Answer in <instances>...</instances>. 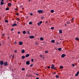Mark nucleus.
Segmentation results:
<instances>
[{
	"mask_svg": "<svg viewBox=\"0 0 79 79\" xmlns=\"http://www.w3.org/2000/svg\"><path fill=\"white\" fill-rule=\"evenodd\" d=\"M35 44L36 45H39V43L38 42H36L35 43Z\"/></svg>",
	"mask_w": 79,
	"mask_h": 79,
	"instance_id": "33",
	"label": "nucleus"
},
{
	"mask_svg": "<svg viewBox=\"0 0 79 79\" xmlns=\"http://www.w3.org/2000/svg\"><path fill=\"white\" fill-rule=\"evenodd\" d=\"M29 2H31V0H29Z\"/></svg>",
	"mask_w": 79,
	"mask_h": 79,
	"instance_id": "61",
	"label": "nucleus"
},
{
	"mask_svg": "<svg viewBox=\"0 0 79 79\" xmlns=\"http://www.w3.org/2000/svg\"><path fill=\"white\" fill-rule=\"evenodd\" d=\"M53 74H56V72H54V73H53Z\"/></svg>",
	"mask_w": 79,
	"mask_h": 79,
	"instance_id": "46",
	"label": "nucleus"
},
{
	"mask_svg": "<svg viewBox=\"0 0 79 79\" xmlns=\"http://www.w3.org/2000/svg\"><path fill=\"white\" fill-rule=\"evenodd\" d=\"M8 5L9 6H11L12 5L11 3H8Z\"/></svg>",
	"mask_w": 79,
	"mask_h": 79,
	"instance_id": "8",
	"label": "nucleus"
},
{
	"mask_svg": "<svg viewBox=\"0 0 79 79\" xmlns=\"http://www.w3.org/2000/svg\"><path fill=\"white\" fill-rule=\"evenodd\" d=\"M51 42H52V43H54V42H55V40H51Z\"/></svg>",
	"mask_w": 79,
	"mask_h": 79,
	"instance_id": "17",
	"label": "nucleus"
},
{
	"mask_svg": "<svg viewBox=\"0 0 79 79\" xmlns=\"http://www.w3.org/2000/svg\"><path fill=\"white\" fill-rule=\"evenodd\" d=\"M65 56H66V55L65 54H63L61 55V57L62 58H64Z\"/></svg>",
	"mask_w": 79,
	"mask_h": 79,
	"instance_id": "6",
	"label": "nucleus"
},
{
	"mask_svg": "<svg viewBox=\"0 0 79 79\" xmlns=\"http://www.w3.org/2000/svg\"><path fill=\"white\" fill-rule=\"evenodd\" d=\"M47 67H46L45 68V69H47Z\"/></svg>",
	"mask_w": 79,
	"mask_h": 79,
	"instance_id": "59",
	"label": "nucleus"
},
{
	"mask_svg": "<svg viewBox=\"0 0 79 79\" xmlns=\"http://www.w3.org/2000/svg\"><path fill=\"white\" fill-rule=\"evenodd\" d=\"M37 12L39 13H44V11L42 10H38Z\"/></svg>",
	"mask_w": 79,
	"mask_h": 79,
	"instance_id": "1",
	"label": "nucleus"
},
{
	"mask_svg": "<svg viewBox=\"0 0 79 79\" xmlns=\"http://www.w3.org/2000/svg\"><path fill=\"white\" fill-rule=\"evenodd\" d=\"M32 66H33V64H31L30 65V67H32Z\"/></svg>",
	"mask_w": 79,
	"mask_h": 79,
	"instance_id": "35",
	"label": "nucleus"
},
{
	"mask_svg": "<svg viewBox=\"0 0 79 79\" xmlns=\"http://www.w3.org/2000/svg\"><path fill=\"white\" fill-rule=\"evenodd\" d=\"M72 65V66H75V65L74 64H73Z\"/></svg>",
	"mask_w": 79,
	"mask_h": 79,
	"instance_id": "42",
	"label": "nucleus"
},
{
	"mask_svg": "<svg viewBox=\"0 0 79 79\" xmlns=\"http://www.w3.org/2000/svg\"><path fill=\"white\" fill-rule=\"evenodd\" d=\"M56 78H59V76L58 75H56Z\"/></svg>",
	"mask_w": 79,
	"mask_h": 79,
	"instance_id": "21",
	"label": "nucleus"
},
{
	"mask_svg": "<svg viewBox=\"0 0 79 79\" xmlns=\"http://www.w3.org/2000/svg\"><path fill=\"white\" fill-rule=\"evenodd\" d=\"M75 40H79V39L77 37V38H75Z\"/></svg>",
	"mask_w": 79,
	"mask_h": 79,
	"instance_id": "23",
	"label": "nucleus"
},
{
	"mask_svg": "<svg viewBox=\"0 0 79 79\" xmlns=\"http://www.w3.org/2000/svg\"><path fill=\"white\" fill-rule=\"evenodd\" d=\"M17 26V24H13L12 25V26L13 27H14L15 26Z\"/></svg>",
	"mask_w": 79,
	"mask_h": 79,
	"instance_id": "11",
	"label": "nucleus"
},
{
	"mask_svg": "<svg viewBox=\"0 0 79 79\" xmlns=\"http://www.w3.org/2000/svg\"><path fill=\"white\" fill-rule=\"evenodd\" d=\"M1 45H2V44H0V46H1Z\"/></svg>",
	"mask_w": 79,
	"mask_h": 79,
	"instance_id": "62",
	"label": "nucleus"
},
{
	"mask_svg": "<svg viewBox=\"0 0 79 79\" xmlns=\"http://www.w3.org/2000/svg\"><path fill=\"white\" fill-rule=\"evenodd\" d=\"M33 15V14H32V13H30V15L31 16H32V15Z\"/></svg>",
	"mask_w": 79,
	"mask_h": 79,
	"instance_id": "37",
	"label": "nucleus"
},
{
	"mask_svg": "<svg viewBox=\"0 0 79 79\" xmlns=\"http://www.w3.org/2000/svg\"><path fill=\"white\" fill-rule=\"evenodd\" d=\"M5 23H8V20H5Z\"/></svg>",
	"mask_w": 79,
	"mask_h": 79,
	"instance_id": "32",
	"label": "nucleus"
},
{
	"mask_svg": "<svg viewBox=\"0 0 79 79\" xmlns=\"http://www.w3.org/2000/svg\"><path fill=\"white\" fill-rule=\"evenodd\" d=\"M21 52L22 53H24L25 52V51H24V50H22L21 51Z\"/></svg>",
	"mask_w": 79,
	"mask_h": 79,
	"instance_id": "9",
	"label": "nucleus"
},
{
	"mask_svg": "<svg viewBox=\"0 0 79 79\" xmlns=\"http://www.w3.org/2000/svg\"><path fill=\"white\" fill-rule=\"evenodd\" d=\"M54 27H51V29H52V30H54Z\"/></svg>",
	"mask_w": 79,
	"mask_h": 79,
	"instance_id": "30",
	"label": "nucleus"
},
{
	"mask_svg": "<svg viewBox=\"0 0 79 79\" xmlns=\"http://www.w3.org/2000/svg\"><path fill=\"white\" fill-rule=\"evenodd\" d=\"M59 32L60 34H61V33H62V30H59Z\"/></svg>",
	"mask_w": 79,
	"mask_h": 79,
	"instance_id": "20",
	"label": "nucleus"
},
{
	"mask_svg": "<svg viewBox=\"0 0 79 79\" xmlns=\"http://www.w3.org/2000/svg\"><path fill=\"white\" fill-rule=\"evenodd\" d=\"M22 59H24V58H25V56H22Z\"/></svg>",
	"mask_w": 79,
	"mask_h": 79,
	"instance_id": "19",
	"label": "nucleus"
},
{
	"mask_svg": "<svg viewBox=\"0 0 79 79\" xmlns=\"http://www.w3.org/2000/svg\"><path fill=\"white\" fill-rule=\"evenodd\" d=\"M14 44H16V41H15L14 42Z\"/></svg>",
	"mask_w": 79,
	"mask_h": 79,
	"instance_id": "49",
	"label": "nucleus"
},
{
	"mask_svg": "<svg viewBox=\"0 0 79 79\" xmlns=\"http://www.w3.org/2000/svg\"><path fill=\"white\" fill-rule=\"evenodd\" d=\"M0 64H1V65H2L3 64H4V62H3V61H1L0 62Z\"/></svg>",
	"mask_w": 79,
	"mask_h": 79,
	"instance_id": "5",
	"label": "nucleus"
},
{
	"mask_svg": "<svg viewBox=\"0 0 79 79\" xmlns=\"http://www.w3.org/2000/svg\"><path fill=\"white\" fill-rule=\"evenodd\" d=\"M36 79H39V77H36Z\"/></svg>",
	"mask_w": 79,
	"mask_h": 79,
	"instance_id": "50",
	"label": "nucleus"
},
{
	"mask_svg": "<svg viewBox=\"0 0 79 79\" xmlns=\"http://www.w3.org/2000/svg\"><path fill=\"white\" fill-rule=\"evenodd\" d=\"M23 42H22V41H20V45H23Z\"/></svg>",
	"mask_w": 79,
	"mask_h": 79,
	"instance_id": "24",
	"label": "nucleus"
},
{
	"mask_svg": "<svg viewBox=\"0 0 79 79\" xmlns=\"http://www.w3.org/2000/svg\"><path fill=\"white\" fill-rule=\"evenodd\" d=\"M20 31L18 32V34H20Z\"/></svg>",
	"mask_w": 79,
	"mask_h": 79,
	"instance_id": "53",
	"label": "nucleus"
},
{
	"mask_svg": "<svg viewBox=\"0 0 79 79\" xmlns=\"http://www.w3.org/2000/svg\"><path fill=\"white\" fill-rule=\"evenodd\" d=\"M28 56H29V54H28L25 55V57L26 58H27V57H28Z\"/></svg>",
	"mask_w": 79,
	"mask_h": 79,
	"instance_id": "13",
	"label": "nucleus"
},
{
	"mask_svg": "<svg viewBox=\"0 0 79 79\" xmlns=\"http://www.w3.org/2000/svg\"><path fill=\"white\" fill-rule=\"evenodd\" d=\"M3 2H1V5H4V4H5V3Z\"/></svg>",
	"mask_w": 79,
	"mask_h": 79,
	"instance_id": "15",
	"label": "nucleus"
},
{
	"mask_svg": "<svg viewBox=\"0 0 79 79\" xmlns=\"http://www.w3.org/2000/svg\"><path fill=\"white\" fill-rule=\"evenodd\" d=\"M14 56H14V55H13L12 56L13 58H14Z\"/></svg>",
	"mask_w": 79,
	"mask_h": 79,
	"instance_id": "56",
	"label": "nucleus"
},
{
	"mask_svg": "<svg viewBox=\"0 0 79 79\" xmlns=\"http://www.w3.org/2000/svg\"><path fill=\"white\" fill-rule=\"evenodd\" d=\"M44 19V17H41V19Z\"/></svg>",
	"mask_w": 79,
	"mask_h": 79,
	"instance_id": "54",
	"label": "nucleus"
},
{
	"mask_svg": "<svg viewBox=\"0 0 79 79\" xmlns=\"http://www.w3.org/2000/svg\"><path fill=\"white\" fill-rule=\"evenodd\" d=\"M17 9H15V10H17Z\"/></svg>",
	"mask_w": 79,
	"mask_h": 79,
	"instance_id": "58",
	"label": "nucleus"
},
{
	"mask_svg": "<svg viewBox=\"0 0 79 79\" xmlns=\"http://www.w3.org/2000/svg\"><path fill=\"white\" fill-rule=\"evenodd\" d=\"M27 34H30V32H29V31H28V33Z\"/></svg>",
	"mask_w": 79,
	"mask_h": 79,
	"instance_id": "38",
	"label": "nucleus"
},
{
	"mask_svg": "<svg viewBox=\"0 0 79 79\" xmlns=\"http://www.w3.org/2000/svg\"><path fill=\"white\" fill-rule=\"evenodd\" d=\"M31 61H32V62H33V61H34V59H32L31 60Z\"/></svg>",
	"mask_w": 79,
	"mask_h": 79,
	"instance_id": "39",
	"label": "nucleus"
},
{
	"mask_svg": "<svg viewBox=\"0 0 79 79\" xmlns=\"http://www.w3.org/2000/svg\"><path fill=\"white\" fill-rule=\"evenodd\" d=\"M6 10H9V8H8V7L6 8Z\"/></svg>",
	"mask_w": 79,
	"mask_h": 79,
	"instance_id": "28",
	"label": "nucleus"
},
{
	"mask_svg": "<svg viewBox=\"0 0 79 79\" xmlns=\"http://www.w3.org/2000/svg\"><path fill=\"white\" fill-rule=\"evenodd\" d=\"M40 40H44V38L42 37H41L40 38Z\"/></svg>",
	"mask_w": 79,
	"mask_h": 79,
	"instance_id": "16",
	"label": "nucleus"
},
{
	"mask_svg": "<svg viewBox=\"0 0 79 79\" xmlns=\"http://www.w3.org/2000/svg\"><path fill=\"white\" fill-rule=\"evenodd\" d=\"M36 76H38V75H39V74H36Z\"/></svg>",
	"mask_w": 79,
	"mask_h": 79,
	"instance_id": "57",
	"label": "nucleus"
},
{
	"mask_svg": "<svg viewBox=\"0 0 79 79\" xmlns=\"http://www.w3.org/2000/svg\"><path fill=\"white\" fill-rule=\"evenodd\" d=\"M40 57H41V58L42 57V55L40 54Z\"/></svg>",
	"mask_w": 79,
	"mask_h": 79,
	"instance_id": "36",
	"label": "nucleus"
},
{
	"mask_svg": "<svg viewBox=\"0 0 79 79\" xmlns=\"http://www.w3.org/2000/svg\"><path fill=\"white\" fill-rule=\"evenodd\" d=\"M23 34H26V31H23Z\"/></svg>",
	"mask_w": 79,
	"mask_h": 79,
	"instance_id": "14",
	"label": "nucleus"
},
{
	"mask_svg": "<svg viewBox=\"0 0 79 79\" xmlns=\"http://www.w3.org/2000/svg\"><path fill=\"white\" fill-rule=\"evenodd\" d=\"M79 72L78 71L77 72V73L75 75V76H77L78 75H79Z\"/></svg>",
	"mask_w": 79,
	"mask_h": 79,
	"instance_id": "12",
	"label": "nucleus"
},
{
	"mask_svg": "<svg viewBox=\"0 0 79 79\" xmlns=\"http://www.w3.org/2000/svg\"><path fill=\"white\" fill-rule=\"evenodd\" d=\"M20 7H21V8H23V6H20Z\"/></svg>",
	"mask_w": 79,
	"mask_h": 79,
	"instance_id": "52",
	"label": "nucleus"
},
{
	"mask_svg": "<svg viewBox=\"0 0 79 79\" xmlns=\"http://www.w3.org/2000/svg\"><path fill=\"white\" fill-rule=\"evenodd\" d=\"M65 26H67V25L66 24H65Z\"/></svg>",
	"mask_w": 79,
	"mask_h": 79,
	"instance_id": "55",
	"label": "nucleus"
},
{
	"mask_svg": "<svg viewBox=\"0 0 79 79\" xmlns=\"http://www.w3.org/2000/svg\"><path fill=\"white\" fill-rule=\"evenodd\" d=\"M26 64L27 65H29V64H30V62L29 61H27L26 62Z\"/></svg>",
	"mask_w": 79,
	"mask_h": 79,
	"instance_id": "4",
	"label": "nucleus"
},
{
	"mask_svg": "<svg viewBox=\"0 0 79 79\" xmlns=\"http://www.w3.org/2000/svg\"><path fill=\"white\" fill-rule=\"evenodd\" d=\"M67 23L69 24H70V22H69L68 21L67 22Z\"/></svg>",
	"mask_w": 79,
	"mask_h": 79,
	"instance_id": "29",
	"label": "nucleus"
},
{
	"mask_svg": "<svg viewBox=\"0 0 79 79\" xmlns=\"http://www.w3.org/2000/svg\"><path fill=\"white\" fill-rule=\"evenodd\" d=\"M48 69L50 68V66H48Z\"/></svg>",
	"mask_w": 79,
	"mask_h": 79,
	"instance_id": "47",
	"label": "nucleus"
},
{
	"mask_svg": "<svg viewBox=\"0 0 79 79\" xmlns=\"http://www.w3.org/2000/svg\"><path fill=\"white\" fill-rule=\"evenodd\" d=\"M15 15H17L18 16V15H19V13H18V14L16 13Z\"/></svg>",
	"mask_w": 79,
	"mask_h": 79,
	"instance_id": "40",
	"label": "nucleus"
},
{
	"mask_svg": "<svg viewBox=\"0 0 79 79\" xmlns=\"http://www.w3.org/2000/svg\"><path fill=\"white\" fill-rule=\"evenodd\" d=\"M2 36H5V34H2Z\"/></svg>",
	"mask_w": 79,
	"mask_h": 79,
	"instance_id": "48",
	"label": "nucleus"
},
{
	"mask_svg": "<svg viewBox=\"0 0 79 79\" xmlns=\"http://www.w3.org/2000/svg\"><path fill=\"white\" fill-rule=\"evenodd\" d=\"M78 63H79V60H78Z\"/></svg>",
	"mask_w": 79,
	"mask_h": 79,
	"instance_id": "63",
	"label": "nucleus"
},
{
	"mask_svg": "<svg viewBox=\"0 0 79 79\" xmlns=\"http://www.w3.org/2000/svg\"><path fill=\"white\" fill-rule=\"evenodd\" d=\"M16 19V20H17V21H19V20H20V19H19V18H17Z\"/></svg>",
	"mask_w": 79,
	"mask_h": 79,
	"instance_id": "27",
	"label": "nucleus"
},
{
	"mask_svg": "<svg viewBox=\"0 0 79 79\" xmlns=\"http://www.w3.org/2000/svg\"><path fill=\"white\" fill-rule=\"evenodd\" d=\"M15 53H16L17 52V51L16 50H15Z\"/></svg>",
	"mask_w": 79,
	"mask_h": 79,
	"instance_id": "44",
	"label": "nucleus"
},
{
	"mask_svg": "<svg viewBox=\"0 0 79 79\" xmlns=\"http://www.w3.org/2000/svg\"><path fill=\"white\" fill-rule=\"evenodd\" d=\"M48 51L47 50H46L45 51V53H48Z\"/></svg>",
	"mask_w": 79,
	"mask_h": 79,
	"instance_id": "26",
	"label": "nucleus"
},
{
	"mask_svg": "<svg viewBox=\"0 0 79 79\" xmlns=\"http://www.w3.org/2000/svg\"><path fill=\"white\" fill-rule=\"evenodd\" d=\"M1 2H4V0H1Z\"/></svg>",
	"mask_w": 79,
	"mask_h": 79,
	"instance_id": "51",
	"label": "nucleus"
},
{
	"mask_svg": "<svg viewBox=\"0 0 79 79\" xmlns=\"http://www.w3.org/2000/svg\"><path fill=\"white\" fill-rule=\"evenodd\" d=\"M42 21H41L40 22L38 23H37L38 26H40V24H42Z\"/></svg>",
	"mask_w": 79,
	"mask_h": 79,
	"instance_id": "2",
	"label": "nucleus"
},
{
	"mask_svg": "<svg viewBox=\"0 0 79 79\" xmlns=\"http://www.w3.org/2000/svg\"><path fill=\"white\" fill-rule=\"evenodd\" d=\"M61 48H59L58 49L59 51H61Z\"/></svg>",
	"mask_w": 79,
	"mask_h": 79,
	"instance_id": "18",
	"label": "nucleus"
},
{
	"mask_svg": "<svg viewBox=\"0 0 79 79\" xmlns=\"http://www.w3.org/2000/svg\"><path fill=\"white\" fill-rule=\"evenodd\" d=\"M22 71H24L25 70V69H24V68H22Z\"/></svg>",
	"mask_w": 79,
	"mask_h": 79,
	"instance_id": "34",
	"label": "nucleus"
},
{
	"mask_svg": "<svg viewBox=\"0 0 79 79\" xmlns=\"http://www.w3.org/2000/svg\"><path fill=\"white\" fill-rule=\"evenodd\" d=\"M54 10H51V13H54Z\"/></svg>",
	"mask_w": 79,
	"mask_h": 79,
	"instance_id": "25",
	"label": "nucleus"
},
{
	"mask_svg": "<svg viewBox=\"0 0 79 79\" xmlns=\"http://www.w3.org/2000/svg\"><path fill=\"white\" fill-rule=\"evenodd\" d=\"M53 68H55V65L53 64H52V67H51V69H53Z\"/></svg>",
	"mask_w": 79,
	"mask_h": 79,
	"instance_id": "10",
	"label": "nucleus"
},
{
	"mask_svg": "<svg viewBox=\"0 0 79 79\" xmlns=\"http://www.w3.org/2000/svg\"><path fill=\"white\" fill-rule=\"evenodd\" d=\"M11 31H14V29H13V28H12L11 29Z\"/></svg>",
	"mask_w": 79,
	"mask_h": 79,
	"instance_id": "45",
	"label": "nucleus"
},
{
	"mask_svg": "<svg viewBox=\"0 0 79 79\" xmlns=\"http://www.w3.org/2000/svg\"><path fill=\"white\" fill-rule=\"evenodd\" d=\"M32 24V23L31 22H30L29 23V24Z\"/></svg>",
	"mask_w": 79,
	"mask_h": 79,
	"instance_id": "31",
	"label": "nucleus"
},
{
	"mask_svg": "<svg viewBox=\"0 0 79 79\" xmlns=\"http://www.w3.org/2000/svg\"><path fill=\"white\" fill-rule=\"evenodd\" d=\"M55 69V70L56 69V68L54 67V68H53L52 69Z\"/></svg>",
	"mask_w": 79,
	"mask_h": 79,
	"instance_id": "41",
	"label": "nucleus"
},
{
	"mask_svg": "<svg viewBox=\"0 0 79 79\" xmlns=\"http://www.w3.org/2000/svg\"><path fill=\"white\" fill-rule=\"evenodd\" d=\"M15 79H16V78H15Z\"/></svg>",
	"mask_w": 79,
	"mask_h": 79,
	"instance_id": "64",
	"label": "nucleus"
},
{
	"mask_svg": "<svg viewBox=\"0 0 79 79\" xmlns=\"http://www.w3.org/2000/svg\"><path fill=\"white\" fill-rule=\"evenodd\" d=\"M60 69H63V66L61 65L60 66Z\"/></svg>",
	"mask_w": 79,
	"mask_h": 79,
	"instance_id": "22",
	"label": "nucleus"
},
{
	"mask_svg": "<svg viewBox=\"0 0 79 79\" xmlns=\"http://www.w3.org/2000/svg\"><path fill=\"white\" fill-rule=\"evenodd\" d=\"M74 18H73L71 20H74Z\"/></svg>",
	"mask_w": 79,
	"mask_h": 79,
	"instance_id": "43",
	"label": "nucleus"
},
{
	"mask_svg": "<svg viewBox=\"0 0 79 79\" xmlns=\"http://www.w3.org/2000/svg\"><path fill=\"white\" fill-rule=\"evenodd\" d=\"M19 45H20V42H19Z\"/></svg>",
	"mask_w": 79,
	"mask_h": 79,
	"instance_id": "60",
	"label": "nucleus"
},
{
	"mask_svg": "<svg viewBox=\"0 0 79 79\" xmlns=\"http://www.w3.org/2000/svg\"><path fill=\"white\" fill-rule=\"evenodd\" d=\"M29 37V38H30V39H34V36H30Z\"/></svg>",
	"mask_w": 79,
	"mask_h": 79,
	"instance_id": "7",
	"label": "nucleus"
},
{
	"mask_svg": "<svg viewBox=\"0 0 79 79\" xmlns=\"http://www.w3.org/2000/svg\"><path fill=\"white\" fill-rule=\"evenodd\" d=\"M4 65L5 66H6L8 65V62H5L4 63Z\"/></svg>",
	"mask_w": 79,
	"mask_h": 79,
	"instance_id": "3",
	"label": "nucleus"
}]
</instances>
